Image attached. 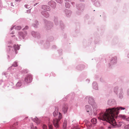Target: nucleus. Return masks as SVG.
Listing matches in <instances>:
<instances>
[{
	"instance_id": "29",
	"label": "nucleus",
	"mask_w": 129,
	"mask_h": 129,
	"mask_svg": "<svg viewBox=\"0 0 129 129\" xmlns=\"http://www.w3.org/2000/svg\"><path fill=\"white\" fill-rule=\"evenodd\" d=\"M20 34H19V35H22V37L23 39H24V36L23 35H23V33H20Z\"/></svg>"
},
{
	"instance_id": "32",
	"label": "nucleus",
	"mask_w": 129,
	"mask_h": 129,
	"mask_svg": "<svg viewBox=\"0 0 129 129\" xmlns=\"http://www.w3.org/2000/svg\"><path fill=\"white\" fill-rule=\"evenodd\" d=\"M50 3H52L53 4H54V5H55V4H56L55 3V2H54L53 1H51Z\"/></svg>"
},
{
	"instance_id": "3",
	"label": "nucleus",
	"mask_w": 129,
	"mask_h": 129,
	"mask_svg": "<svg viewBox=\"0 0 129 129\" xmlns=\"http://www.w3.org/2000/svg\"><path fill=\"white\" fill-rule=\"evenodd\" d=\"M32 76L30 74H28L24 79V81L26 83H30L32 80Z\"/></svg>"
},
{
	"instance_id": "36",
	"label": "nucleus",
	"mask_w": 129,
	"mask_h": 129,
	"mask_svg": "<svg viewBox=\"0 0 129 129\" xmlns=\"http://www.w3.org/2000/svg\"><path fill=\"white\" fill-rule=\"evenodd\" d=\"M12 3H11V4L12 5Z\"/></svg>"
},
{
	"instance_id": "2",
	"label": "nucleus",
	"mask_w": 129,
	"mask_h": 129,
	"mask_svg": "<svg viewBox=\"0 0 129 129\" xmlns=\"http://www.w3.org/2000/svg\"><path fill=\"white\" fill-rule=\"evenodd\" d=\"M61 118V113L59 112L58 118V119L55 118L54 119H53V123L55 127L58 128L59 127V122Z\"/></svg>"
},
{
	"instance_id": "33",
	"label": "nucleus",
	"mask_w": 129,
	"mask_h": 129,
	"mask_svg": "<svg viewBox=\"0 0 129 129\" xmlns=\"http://www.w3.org/2000/svg\"><path fill=\"white\" fill-rule=\"evenodd\" d=\"M27 11H29V12H30V10H28Z\"/></svg>"
},
{
	"instance_id": "5",
	"label": "nucleus",
	"mask_w": 129,
	"mask_h": 129,
	"mask_svg": "<svg viewBox=\"0 0 129 129\" xmlns=\"http://www.w3.org/2000/svg\"><path fill=\"white\" fill-rule=\"evenodd\" d=\"M89 103L90 104L92 105L94 103V100L93 99L92 97H89Z\"/></svg>"
},
{
	"instance_id": "19",
	"label": "nucleus",
	"mask_w": 129,
	"mask_h": 129,
	"mask_svg": "<svg viewBox=\"0 0 129 129\" xmlns=\"http://www.w3.org/2000/svg\"><path fill=\"white\" fill-rule=\"evenodd\" d=\"M30 129H38V128L36 126L34 127L33 124H31L30 125Z\"/></svg>"
},
{
	"instance_id": "35",
	"label": "nucleus",
	"mask_w": 129,
	"mask_h": 129,
	"mask_svg": "<svg viewBox=\"0 0 129 129\" xmlns=\"http://www.w3.org/2000/svg\"><path fill=\"white\" fill-rule=\"evenodd\" d=\"M36 4H34V5L35 6V5H36Z\"/></svg>"
},
{
	"instance_id": "34",
	"label": "nucleus",
	"mask_w": 129,
	"mask_h": 129,
	"mask_svg": "<svg viewBox=\"0 0 129 129\" xmlns=\"http://www.w3.org/2000/svg\"><path fill=\"white\" fill-rule=\"evenodd\" d=\"M88 112V113H89V112H90V113H91L92 111H91V112H90L89 111Z\"/></svg>"
},
{
	"instance_id": "21",
	"label": "nucleus",
	"mask_w": 129,
	"mask_h": 129,
	"mask_svg": "<svg viewBox=\"0 0 129 129\" xmlns=\"http://www.w3.org/2000/svg\"><path fill=\"white\" fill-rule=\"evenodd\" d=\"M12 66L14 67H16L17 66V63L16 62H14Z\"/></svg>"
},
{
	"instance_id": "23",
	"label": "nucleus",
	"mask_w": 129,
	"mask_h": 129,
	"mask_svg": "<svg viewBox=\"0 0 129 129\" xmlns=\"http://www.w3.org/2000/svg\"><path fill=\"white\" fill-rule=\"evenodd\" d=\"M124 128L125 129H129V124L125 125L124 127Z\"/></svg>"
},
{
	"instance_id": "16",
	"label": "nucleus",
	"mask_w": 129,
	"mask_h": 129,
	"mask_svg": "<svg viewBox=\"0 0 129 129\" xmlns=\"http://www.w3.org/2000/svg\"><path fill=\"white\" fill-rule=\"evenodd\" d=\"M116 57H113L112 59V60H111V63H113V62L115 63L116 62Z\"/></svg>"
},
{
	"instance_id": "11",
	"label": "nucleus",
	"mask_w": 129,
	"mask_h": 129,
	"mask_svg": "<svg viewBox=\"0 0 129 129\" xmlns=\"http://www.w3.org/2000/svg\"><path fill=\"white\" fill-rule=\"evenodd\" d=\"M93 88L97 90L98 89V87L97 84L96 82H93L92 84Z\"/></svg>"
},
{
	"instance_id": "9",
	"label": "nucleus",
	"mask_w": 129,
	"mask_h": 129,
	"mask_svg": "<svg viewBox=\"0 0 129 129\" xmlns=\"http://www.w3.org/2000/svg\"><path fill=\"white\" fill-rule=\"evenodd\" d=\"M86 108V110L87 112H88L89 111L90 112H91V109L88 105H86L85 106Z\"/></svg>"
},
{
	"instance_id": "27",
	"label": "nucleus",
	"mask_w": 129,
	"mask_h": 129,
	"mask_svg": "<svg viewBox=\"0 0 129 129\" xmlns=\"http://www.w3.org/2000/svg\"><path fill=\"white\" fill-rule=\"evenodd\" d=\"M28 28V26H26L23 29V30H26Z\"/></svg>"
},
{
	"instance_id": "10",
	"label": "nucleus",
	"mask_w": 129,
	"mask_h": 129,
	"mask_svg": "<svg viewBox=\"0 0 129 129\" xmlns=\"http://www.w3.org/2000/svg\"><path fill=\"white\" fill-rule=\"evenodd\" d=\"M15 28L16 30H20L21 27L20 26H17L15 27V26H13V27L11 28V30H12L13 29Z\"/></svg>"
},
{
	"instance_id": "20",
	"label": "nucleus",
	"mask_w": 129,
	"mask_h": 129,
	"mask_svg": "<svg viewBox=\"0 0 129 129\" xmlns=\"http://www.w3.org/2000/svg\"><path fill=\"white\" fill-rule=\"evenodd\" d=\"M48 125L49 129H53V127L52 124H50L49 123L48 124Z\"/></svg>"
},
{
	"instance_id": "24",
	"label": "nucleus",
	"mask_w": 129,
	"mask_h": 129,
	"mask_svg": "<svg viewBox=\"0 0 129 129\" xmlns=\"http://www.w3.org/2000/svg\"><path fill=\"white\" fill-rule=\"evenodd\" d=\"M38 22L37 21L36 23V24H35L34 25V26L35 27H37L38 25Z\"/></svg>"
},
{
	"instance_id": "15",
	"label": "nucleus",
	"mask_w": 129,
	"mask_h": 129,
	"mask_svg": "<svg viewBox=\"0 0 129 129\" xmlns=\"http://www.w3.org/2000/svg\"><path fill=\"white\" fill-rule=\"evenodd\" d=\"M32 120L37 123H38L39 122L38 119L36 117L35 118L32 119Z\"/></svg>"
},
{
	"instance_id": "8",
	"label": "nucleus",
	"mask_w": 129,
	"mask_h": 129,
	"mask_svg": "<svg viewBox=\"0 0 129 129\" xmlns=\"http://www.w3.org/2000/svg\"><path fill=\"white\" fill-rule=\"evenodd\" d=\"M22 83L20 81L18 82L16 85V88H18L20 87L22 85Z\"/></svg>"
},
{
	"instance_id": "31",
	"label": "nucleus",
	"mask_w": 129,
	"mask_h": 129,
	"mask_svg": "<svg viewBox=\"0 0 129 129\" xmlns=\"http://www.w3.org/2000/svg\"><path fill=\"white\" fill-rule=\"evenodd\" d=\"M126 120L129 121V117H128V118H127L126 117Z\"/></svg>"
},
{
	"instance_id": "12",
	"label": "nucleus",
	"mask_w": 129,
	"mask_h": 129,
	"mask_svg": "<svg viewBox=\"0 0 129 129\" xmlns=\"http://www.w3.org/2000/svg\"><path fill=\"white\" fill-rule=\"evenodd\" d=\"M119 117L122 119L126 120V116L125 115L120 114L119 115Z\"/></svg>"
},
{
	"instance_id": "1",
	"label": "nucleus",
	"mask_w": 129,
	"mask_h": 129,
	"mask_svg": "<svg viewBox=\"0 0 129 129\" xmlns=\"http://www.w3.org/2000/svg\"><path fill=\"white\" fill-rule=\"evenodd\" d=\"M120 109L122 110H124L125 108L120 107L107 109L104 113H102L100 114V119L102 120L106 121L111 124H113L115 123L114 116L115 114L117 115L119 114V110Z\"/></svg>"
},
{
	"instance_id": "13",
	"label": "nucleus",
	"mask_w": 129,
	"mask_h": 129,
	"mask_svg": "<svg viewBox=\"0 0 129 129\" xmlns=\"http://www.w3.org/2000/svg\"><path fill=\"white\" fill-rule=\"evenodd\" d=\"M67 124V120H64L63 123V129H66Z\"/></svg>"
},
{
	"instance_id": "18",
	"label": "nucleus",
	"mask_w": 129,
	"mask_h": 129,
	"mask_svg": "<svg viewBox=\"0 0 129 129\" xmlns=\"http://www.w3.org/2000/svg\"><path fill=\"white\" fill-rule=\"evenodd\" d=\"M58 111L55 110L54 112L53 113V115L54 116H55L58 115Z\"/></svg>"
},
{
	"instance_id": "25",
	"label": "nucleus",
	"mask_w": 129,
	"mask_h": 129,
	"mask_svg": "<svg viewBox=\"0 0 129 129\" xmlns=\"http://www.w3.org/2000/svg\"><path fill=\"white\" fill-rule=\"evenodd\" d=\"M7 51L8 52H9V51H10V50H11L10 48V47L8 46V48H7Z\"/></svg>"
},
{
	"instance_id": "4",
	"label": "nucleus",
	"mask_w": 129,
	"mask_h": 129,
	"mask_svg": "<svg viewBox=\"0 0 129 129\" xmlns=\"http://www.w3.org/2000/svg\"><path fill=\"white\" fill-rule=\"evenodd\" d=\"M68 108V106L67 104H64L63 105L62 108V111L64 113L67 112Z\"/></svg>"
},
{
	"instance_id": "22",
	"label": "nucleus",
	"mask_w": 129,
	"mask_h": 129,
	"mask_svg": "<svg viewBox=\"0 0 129 129\" xmlns=\"http://www.w3.org/2000/svg\"><path fill=\"white\" fill-rule=\"evenodd\" d=\"M65 6L67 8H69L70 7V5L67 2L66 3Z\"/></svg>"
},
{
	"instance_id": "17",
	"label": "nucleus",
	"mask_w": 129,
	"mask_h": 129,
	"mask_svg": "<svg viewBox=\"0 0 129 129\" xmlns=\"http://www.w3.org/2000/svg\"><path fill=\"white\" fill-rule=\"evenodd\" d=\"M86 125L89 128H90L92 127V124L90 122L86 124Z\"/></svg>"
},
{
	"instance_id": "26",
	"label": "nucleus",
	"mask_w": 129,
	"mask_h": 129,
	"mask_svg": "<svg viewBox=\"0 0 129 129\" xmlns=\"http://www.w3.org/2000/svg\"><path fill=\"white\" fill-rule=\"evenodd\" d=\"M43 129H47V126L45 125H43Z\"/></svg>"
},
{
	"instance_id": "7",
	"label": "nucleus",
	"mask_w": 129,
	"mask_h": 129,
	"mask_svg": "<svg viewBox=\"0 0 129 129\" xmlns=\"http://www.w3.org/2000/svg\"><path fill=\"white\" fill-rule=\"evenodd\" d=\"M13 47L14 48V49H15V52H16V53H17L16 52V51L17 50H19V49L20 48V47L18 45H15V44L13 46Z\"/></svg>"
},
{
	"instance_id": "14",
	"label": "nucleus",
	"mask_w": 129,
	"mask_h": 129,
	"mask_svg": "<svg viewBox=\"0 0 129 129\" xmlns=\"http://www.w3.org/2000/svg\"><path fill=\"white\" fill-rule=\"evenodd\" d=\"M91 122L93 124H95L96 123V119L95 118L92 119L91 120Z\"/></svg>"
},
{
	"instance_id": "37",
	"label": "nucleus",
	"mask_w": 129,
	"mask_h": 129,
	"mask_svg": "<svg viewBox=\"0 0 129 129\" xmlns=\"http://www.w3.org/2000/svg\"><path fill=\"white\" fill-rule=\"evenodd\" d=\"M56 110H58V109H57V108H56Z\"/></svg>"
},
{
	"instance_id": "30",
	"label": "nucleus",
	"mask_w": 129,
	"mask_h": 129,
	"mask_svg": "<svg viewBox=\"0 0 129 129\" xmlns=\"http://www.w3.org/2000/svg\"><path fill=\"white\" fill-rule=\"evenodd\" d=\"M118 89V88L117 87H115L114 88V91H115V92H116L115 91V90L116 91V90H117Z\"/></svg>"
},
{
	"instance_id": "6",
	"label": "nucleus",
	"mask_w": 129,
	"mask_h": 129,
	"mask_svg": "<svg viewBox=\"0 0 129 129\" xmlns=\"http://www.w3.org/2000/svg\"><path fill=\"white\" fill-rule=\"evenodd\" d=\"M42 8L46 11H49L50 10V7L49 6L46 5H43L42 6Z\"/></svg>"
},
{
	"instance_id": "28",
	"label": "nucleus",
	"mask_w": 129,
	"mask_h": 129,
	"mask_svg": "<svg viewBox=\"0 0 129 129\" xmlns=\"http://www.w3.org/2000/svg\"><path fill=\"white\" fill-rule=\"evenodd\" d=\"M25 7L27 8H29V6L27 5H25Z\"/></svg>"
}]
</instances>
